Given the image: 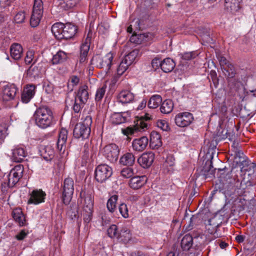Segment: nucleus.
<instances>
[{
	"label": "nucleus",
	"instance_id": "3c124183",
	"mask_svg": "<svg viewBox=\"0 0 256 256\" xmlns=\"http://www.w3.org/2000/svg\"><path fill=\"white\" fill-rule=\"evenodd\" d=\"M106 88V86L104 85L97 90L95 96V100L96 102H100L102 100L105 94Z\"/></svg>",
	"mask_w": 256,
	"mask_h": 256
},
{
	"label": "nucleus",
	"instance_id": "6e6d98bb",
	"mask_svg": "<svg viewBox=\"0 0 256 256\" xmlns=\"http://www.w3.org/2000/svg\"><path fill=\"white\" fill-rule=\"evenodd\" d=\"M84 221L85 223L88 224L92 219V210H83Z\"/></svg>",
	"mask_w": 256,
	"mask_h": 256
},
{
	"label": "nucleus",
	"instance_id": "5fc2aeb1",
	"mask_svg": "<svg viewBox=\"0 0 256 256\" xmlns=\"http://www.w3.org/2000/svg\"><path fill=\"white\" fill-rule=\"evenodd\" d=\"M130 66L127 64L123 60H122L121 62L119 64L118 68H117V72L118 74L121 76L122 75L124 72Z\"/></svg>",
	"mask_w": 256,
	"mask_h": 256
},
{
	"label": "nucleus",
	"instance_id": "5701e85b",
	"mask_svg": "<svg viewBox=\"0 0 256 256\" xmlns=\"http://www.w3.org/2000/svg\"><path fill=\"white\" fill-rule=\"evenodd\" d=\"M36 86L33 84L28 85L22 94L21 98L23 102L28 103L35 94Z\"/></svg>",
	"mask_w": 256,
	"mask_h": 256
},
{
	"label": "nucleus",
	"instance_id": "bb28decb",
	"mask_svg": "<svg viewBox=\"0 0 256 256\" xmlns=\"http://www.w3.org/2000/svg\"><path fill=\"white\" fill-rule=\"evenodd\" d=\"M146 182V178L143 176H134L130 178L128 184L133 189H138L144 186Z\"/></svg>",
	"mask_w": 256,
	"mask_h": 256
},
{
	"label": "nucleus",
	"instance_id": "e2e57ef3",
	"mask_svg": "<svg viewBox=\"0 0 256 256\" xmlns=\"http://www.w3.org/2000/svg\"><path fill=\"white\" fill-rule=\"evenodd\" d=\"M34 57V52L32 50H30L27 52L26 56L24 58V61L26 64H30Z\"/></svg>",
	"mask_w": 256,
	"mask_h": 256
},
{
	"label": "nucleus",
	"instance_id": "bf43d9fd",
	"mask_svg": "<svg viewBox=\"0 0 256 256\" xmlns=\"http://www.w3.org/2000/svg\"><path fill=\"white\" fill-rule=\"evenodd\" d=\"M180 55L181 56V58L185 60H190L192 58H194L196 56L194 52H186L184 54H182Z\"/></svg>",
	"mask_w": 256,
	"mask_h": 256
},
{
	"label": "nucleus",
	"instance_id": "37998d69",
	"mask_svg": "<svg viewBox=\"0 0 256 256\" xmlns=\"http://www.w3.org/2000/svg\"><path fill=\"white\" fill-rule=\"evenodd\" d=\"M118 200V196L116 194L111 196L108 200L106 207L110 212L112 213L114 212Z\"/></svg>",
	"mask_w": 256,
	"mask_h": 256
},
{
	"label": "nucleus",
	"instance_id": "f704fd0d",
	"mask_svg": "<svg viewBox=\"0 0 256 256\" xmlns=\"http://www.w3.org/2000/svg\"><path fill=\"white\" fill-rule=\"evenodd\" d=\"M135 162V157L132 152H126L120 160V163L124 166H132Z\"/></svg>",
	"mask_w": 256,
	"mask_h": 256
},
{
	"label": "nucleus",
	"instance_id": "473e14b6",
	"mask_svg": "<svg viewBox=\"0 0 256 256\" xmlns=\"http://www.w3.org/2000/svg\"><path fill=\"white\" fill-rule=\"evenodd\" d=\"M150 145L153 149H157L162 146L161 136L158 132H152L150 134Z\"/></svg>",
	"mask_w": 256,
	"mask_h": 256
},
{
	"label": "nucleus",
	"instance_id": "c85d7f7f",
	"mask_svg": "<svg viewBox=\"0 0 256 256\" xmlns=\"http://www.w3.org/2000/svg\"><path fill=\"white\" fill-rule=\"evenodd\" d=\"M118 101L122 104H128L134 100V94L128 90L121 91L118 96Z\"/></svg>",
	"mask_w": 256,
	"mask_h": 256
},
{
	"label": "nucleus",
	"instance_id": "c9c22d12",
	"mask_svg": "<svg viewBox=\"0 0 256 256\" xmlns=\"http://www.w3.org/2000/svg\"><path fill=\"white\" fill-rule=\"evenodd\" d=\"M176 64L170 58L164 59L161 64V70L164 72H170L174 68Z\"/></svg>",
	"mask_w": 256,
	"mask_h": 256
},
{
	"label": "nucleus",
	"instance_id": "39448f33",
	"mask_svg": "<svg viewBox=\"0 0 256 256\" xmlns=\"http://www.w3.org/2000/svg\"><path fill=\"white\" fill-rule=\"evenodd\" d=\"M226 80L228 94L231 96L237 95L242 101H244L246 96V89L241 81L238 78H236V77Z\"/></svg>",
	"mask_w": 256,
	"mask_h": 256
},
{
	"label": "nucleus",
	"instance_id": "aec40b11",
	"mask_svg": "<svg viewBox=\"0 0 256 256\" xmlns=\"http://www.w3.org/2000/svg\"><path fill=\"white\" fill-rule=\"evenodd\" d=\"M148 142V139L145 136L135 138L132 141V148L134 151L138 152H142L146 148Z\"/></svg>",
	"mask_w": 256,
	"mask_h": 256
},
{
	"label": "nucleus",
	"instance_id": "0e129e2a",
	"mask_svg": "<svg viewBox=\"0 0 256 256\" xmlns=\"http://www.w3.org/2000/svg\"><path fill=\"white\" fill-rule=\"evenodd\" d=\"M162 60H160L158 58H154L151 62L152 66L154 70H156L157 69L159 68H161V64H162Z\"/></svg>",
	"mask_w": 256,
	"mask_h": 256
},
{
	"label": "nucleus",
	"instance_id": "09e8293b",
	"mask_svg": "<svg viewBox=\"0 0 256 256\" xmlns=\"http://www.w3.org/2000/svg\"><path fill=\"white\" fill-rule=\"evenodd\" d=\"M200 219L198 214L192 215L190 218L189 224L188 225H185V230L187 231H189L192 229L194 225L196 224L198 222Z\"/></svg>",
	"mask_w": 256,
	"mask_h": 256
},
{
	"label": "nucleus",
	"instance_id": "f03ea898",
	"mask_svg": "<svg viewBox=\"0 0 256 256\" xmlns=\"http://www.w3.org/2000/svg\"><path fill=\"white\" fill-rule=\"evenodd\" d=\"M77 30L76 27L71 24L56 22L52 26V32L60 40H68L74 38Z\"/></svg>",
	"mask_w": 256,
	"mask_h": 256
},
{
	"label": "nucleus",
	"instance_id": "f3484780",
	"mask_svg": "<svg viewBox=\"0 0 256 256\" xmlns=\"http://www.w3.org/2000/svg\"><path fill=\"white\" fill-rule=\"evenodd\" d=\"M250 161L246 157V159L239 163L240 168L238 166L232 167L230 171L232 176L238 178L239 176L242 175V171L245 172V169L249 167L250 164H252Z\"/></svg>",
	"mask_w": 256,
	"mask_h": 256
},
{
	"label": "nucleus",
	"instance_id": "4468645a",
	"mask_svg": "<svg viewBox=\"0 0 256 256\" xmlns=\"http://www.w3.org/2000/svg\"><path fill=\"white\" fill-rule=\"evenodd\" d=\"M46 194L42 190H34L30 194L28 204H38L44 202Z\"/></svg>",
	"mask_w": 256,
	"mask_h": 256
},
{
	"label": "nucleus",
	"instance_id": "7c9ffc66",
	"mask_svg": "<svg viewBox=\"0 0 256 256\" xmlns=\"http://www.w3.org/2000/svg\"><path fill=\"white\" fill-rule=\"evenodd\" d=\"M132 238L130 230L126 226L122 227L118 235L117 239L124 244L128 243Z\"/></svg>",
	"mask_w": 256,
	"mask_h": 256
},
{
	"label": "nucleus",
	"instance_id": "cd10ccee",
	"mask_svg": "<svg viewBox=\"0 0 256 256\" xmlns=\"http://www.w3.org/2000/svg\"><path fill=\"white\" fill-rule=\"evenodd\" d=\"M242 2V0H225V8L228 12L234 13L240 9Z\"/></svg>",
	"mask_w": 256,
	"mask_h": 256
},
{
	"label": "nucleus",
	"instance_id": "c03bdc74",
	"mask_svg": "<svg viewBox=\"0 0 256 256\" xmlns=\"http://www.w3.org/2000/svg\"><path fill=\"white\" fill-rule=\"evenodd\" d=\"M79 0H62L61 7L65 10H68L74 8L78 3Z\"/></svg>",
	"mask_w": 256,
	"mask_h": 256
},
{
	"label": "nucleus",
	"instance_id": "a18cd8bd",
	"mask_svg": "<svg viewBox=\"0 0 256 256\" xmlns=\"http://www.w3.org/2000/svg\"><path fill=\"white\" fill-rule=\"evenodd\" d=\"M93 210V200L91 195L86 194L84 196L83 210Z\"/></svg>",
	"mask_w": 256,
	"mask_h": 256
},
{
	"label": "nucleus",
	"instance_id": "a878e982",
	"mask_svg": "<svg viewBox=\"0 0 256 256\" xmlns=\"http://www.w3.org/2000/svg\"><path fill=\"white\" fill-rule=\"evenodd\" d=\"M88 86L84 84L80 86L75 96V97L77 98V100H79V102H82V103H86L89 98V93L88 92Z\"/></svg>",
	"mask_w": 256,
	"mask_h": 256
},
{
	"label": "nucleus",
	"instance_id": "9d476101",
	"mask_svg": "<svg viewBox=\"0 0 256 256\" xmlns=\"http://www.w3.org/2000/svg\"><path fill=\"white\" fill-rule=\"evenodd\" d=\"M74 182L72 178H66L64 182L62 199L65 204H68L72 200L74 192Z\"/></svg>",
	"mask_w": 256,
	"mask_h": 256
},
{
	"label": "nucleus",
	"instance_id": "4d7b16f0",
	"mask_svg": "<svg viewBox=\"0 0 256 256\" xmlns=\"http://www.w3.org/2000/svg\"><path fill=\"white\" fill-rule=\"evenodd\" d=\"M118 209L124 218H128V208L125 204H121L119 206Z\"/></svg>",
	"mask_w": 256,
	"mask_h": 256
},
{
	"label": "nucleus",
	"instance_id": "ea45409f",
	"mask_svg": "<svg viewBox=\"0 0 256 256\" xmlns=\"http://www.w3.org/2000/svg\"><path fill=\"white\" fill-rule=\"evenodd\" d=\"M174 104L170 100H164L160 106V112L164 114L170 113L173 110Z\"/></svg>",
	"mask_w": 256,
	"mask_h": 256
},
{
	"label": "nucleus",
	"instance_id": "13d9d810",
	"mask_svg": "<svg viewBox=\"0 0 256 256\" xmlns=\"http://www.w3.org/2000/svg\"><path fill=\"white\" fill-rule=\"evenodd\" d=\"M212 220H209L208 224L206 225V229L208 233L212 234L215 232L216 230V228L219 226L218 224L214 225L212 224Z\"/></svg>",
	"mask_w": 256,
	"mask_h": 256
},
{
	"label": "nucleus",
	"instance_id": "774afa93",
	"mask_svg": "<svg viewBox=\"0 0 256 256\" xmlns=\"http://www.w3.org/2000/svg\"><path fill=\"white\" fill-rule=\"evenodd\" d=\"M245 172H248V175L250 176L256 172V164L252 163L248 168L245 169Z\"/></svg>",
	"mask_w": 256,
	"mask_h": 256
},
{
	"label": "nucleus",
	"instance_id": "a211bd4d",
	"mask_svg": "<svg viewBox=\"0 0 256 256\" xmlns=\"http://www.w3.org/2000/svg\"><path fill=\"white\" fill-rule=\"evenodd\" d=\"M43 67L42 64H32L27 71V74L30 78L36 79L42 76Z\"/></svg>",
	"mask_w": 256,
	"mask_h": 256
},
{
	"label": "nucleus",
	"instance_id": "4be33fe9",
	"mask_svg": "<svg viewBox=\"0 0 256 256\" xmlns=\"http://www.w3.org/2000/svg\"><path fill=\"white\" fill-rule=\"evenodd\" d=\"M12 215L15 222L17 223L19 226H22L26 225V218L22 208H18L14 209Z\"/></svg>",
	"mask_w": 256,
	"mask_h": 256
},
{
	"label": "nucleus",
	"instance_id": "412c9836",
	"mask_svg": "<svg viewBox=\"0 0 256 256\" xmlns=\"http://www.w3.org/2000/svg\"><path fill=\"white\" fill-rule=\"evenodd\" d=\"M26 155L27 153L24 148L17 146L12 150L11 159L14 162H20Z\"/></svg>",
	"mask_w": 256,
	"mask_h": 256
},
{
	"label": "nucleus",
	"instance_id": "f257e3e1",
	"mask_svg": "<svg viewBox=\"0 0 256 256\" xmlns=\"http://www.w3.org/2000/svg\"><path fill=\"white\" fill-rule=\"evenodd\" d=\"M36 124L42 128H46L54 124V116L51 109L46 106L38 108L34 114Z\"/></svg>",
	"mask_w": 256,
	"mask_h": 256
},
{
	"label": "nucleus",
	"instance_id": "423d86ee",
	"mask_svg": "<svg viewBox=\"0 0 256 256\" xmlns=\"http://www.w3.org/2000/svg\"><path fill=\"white\" fill-rule=\"evenodd\" d=\"M113 56L110 52L107 54L104 57L96 54L91 59L90 64L98 68H104L107 72L110 68Z\"/></svg>",
	"mask_w": 256,
	"mask_h": 256
},
{
	"label": "nucleus",
	"instance_id": "69168bd1",
	"mask_svg": "<svg viewBox=\"0 0 256 256\" xmlns=\"http://www.w3.org/2000/svg\"><path fill=\"white\" fill-rule=\"evenodd\" d=\"M157 126L162 130L166 131L168 130L169 126L167 122L164 120H160L157 122Z\"/></svg>",
	"mask_w": 256,
	"mask_h": 256
},
{
	"label": "nucleus",
	"instance_id": "a19ab883",
	"mask_svg": "<svg viewBox=\"0 0 256 256\" xmlns=\"http://www.w3.org/2000/svg\"><path fill=\"white\" fill-rule=\"evenodd\" d=\"M162 102V98L160 95L155 94L151 96L148 102V106L150 108H158Z\"/></svg>",
	"mask_w": 256,
	"mask_h": 256
},
{
	"label": "nucleus",
	"instance_id": "6e6552de",
	"mask_svg": "<svg viewBox=\"0 0 256 256\" xmlns=\"http://www.w3.org/2000/svg\"><path fill=\"white\" fill-rule=\"evenodd\" d=\"M218 60L221 70L224 75L226 80L235 78L236 71L234 65L224 56H218Z\"/></svg>",
	"mask_w": 256,
	"mask_h": 256
},
{
	"label": "nucleus",
	"instance_id": "c756f323",
	"mask_svg": "<svg viewBox=\"0 0 256 256\" xmlns=\"http://www.w3.org/2000/svg\"><path fill=\"white\" fill-rule=\"evenodd\" d=\"M68 131L64 128L61 129L59 132L57 142V148L60 151L64 152L66 148V143L67 140Z\"/></svg>",
	"mask_w": 256,
	"mask_h": 256
},
{
	"label": "nucleus",
	"instance_id": "b1692460",
	"mask_svg": "<svg viewBox=\"0 0 256 256\" xmlns=\"http://www.w3.org/2000/svg\"><path fill=\"white\" fill-rule=\"evenodd\" d=\"M39 152L42 157L46 161H50L54 157V150L51 146H42L40 147Z\"/></svg>",
	"mask_w": 256,
	"mask_h": 256
},
{
	"label": "nucleus",
	"instance_id": "680f3d73",
	"mask_svg": "<svg viewBox=\"0 0 256 256\" xmlns=\"http://www.w3.org/2000/svg\"><path fill=\"white\" fill-rule=\"evenodd\" d=\"M25 14L24 12H19L14 16V21L16 23L20 24L24 22Z\"/></svg>",
	"mask_w": 256,
	"mask_h": 256
},
{
	"label": "nucleus",
	"instance_id": "4c0bfd02",
	"mask_svg": "<svg viewBox=\"0 0 256 256\" xmlns=\"http://www.w3.org/2000/svg\"><path fill=\"white\" fill-rule=\"evenodd\" d=\"M68 58L66 54L62 50H60L56 54L54 55L52 60V62L53 64H61L65 62Z\"/></svg>",
	"mask_w": 256,
	"mask_h": 256
},
{
	"label": "nucleus",
	"instance_id": "9b49d317",
	"mask_svg": "<svg viewBox=\"0 0 256 256\" xmlns=\"http://www.w3.org/2000/svg\"><path fill=\"white\" fill-rule=\"evenodd\" d=\"M24 166L18 164L11 170L8 175L7 185L9 188H12L17 184L22 178L24 172Z\"/></svg>",
	"mask_w": 256,
	"mask_h": 256
},
{
	"label": "nucleus",
	"instance_id": "603ef678",
	"mask_svg": "<svg viewBox=\"0 0 256 256\" xmlns=\"http://www.w3.org/2000/svg\"><path fill=\"white\" fill-rule=\"evenodd\" d=\"M107 233L111 238H116L118 234V227L115 224L111 225L107 230Z\"/></svg>",
	"mask_w": 256,
	"mask_h": 256
},
{
	"label": "nucleus",
	"instance_id": "49530a36",
	"mask_svg": "<svg viewBox=\"0 0 256 256\" xmlns=\"http://www.w3.org/2000/svg\"><path fill=\"white\" fill-rule=\"evenodd\" d=\"M72 102L73 104L72 109L75 113L80 112L86 104V103L84 102L82 103V102H79V100H77V98L75 96L74 100H72Z\"/></svg>",
	"mask_w": 256,
	"mask_h": 256
},
{
	"label": "nucleus",
	"instance_id": "58836bf2",
	"mask_svg": "<svg viewBox=\"0 0 256 256\" xmlns=\"http://www.w3.org/2000/svg\"><path fill=\"white\" fill-rule=\"evenodd\" d=\"M110 120L112 124H120L125 122L126 118L123 116L122 113L115 112L112 114Z\"/></svg>",
	"mask_w": 256,
	"mask_h": 256
},
{
	"label": "nucleus",
	"instance_id": "f8f14e48",
	"mask_svg": "<svg viewBox=\"0 0 256 256\" xmlns=\"http://www.w3.org/2000/svg\"><path fill=\"white\" fill-rule=\"evenodd\" d=\"M102 152L104 156L108 160L111 162H114L118 159L120 149L116 144H110L104 148Z\"/></svg>",
	"mask_w": 256,
	"mask_h": 256
},
{
	"label": "nucleus",
	"instance_id": "20e7f679",
	"mask_svg": "<svg viewBox=\"0 0 256 256\" xmlns=\"http://www.w3.org/2000/svg\"><path fill=\"white\" fill-rule=\"evenodd\" d=\"M92 118L90 116H86L84 120L76 124L73 130V135L76 138H88L90 133Z\"/></svg>",
	"mask_w": 256,
	"mask_h": 256
},
{
	"label": "nucleus",
	"instance_id": "7ed1b4c3",
	"mask_svg": "<svg viewBox=\"0 0 256 256\" xmlns=\"http://www.w3.org/2000/svg\"><path fill=\"white\" fill-rule=\"evenodd\" d=\"M232 178L224 184V192L228 196L234 194L236 196H242L245 192L246 184L240 181L238 178Z\"/></svg>",
	"mask_w": 256,
	"mask_h": 256
},
{
	"label": "nucleus",
	"instance_id": "ddd939ff",
	"mask_svg": "<svg viewBox=\"0 0 256 256\" xmlns=\"http://www.w3.org/2000/svg\"><path fill=\"white\" fill-rule=\"evenodd\" d=\"M192 114L189 112H182L178 114L174 118L176 125L180 128L190 126L194 120Z\"/></svg>",
	"mask_w": 256,
	"mask_h": 256
},
{
	"label": "nucleus",
	"instance_id": "864d4df0",
	"mask_svg": "<svg viewBox=\"0 0 256 256\" xmlns=\"http://www.w3.org/2000/svg\"><path fill=\"white\" fill-rule=\"evenodd\" d=\"M120 174L124 178H128L134 175V170L130 168H126L121 170Z\"/></svg>",
	"mask_w": 256,
	"mask_h": 256
},
{
	"label": "nucleus",
	"instance_id": "de8ad7c7",
	"mask_svg": "<svg viewBox=\"0 0 256 256\" xmlns=\"http://www.w3.org/2000/svg\"><path fill=\"white\" fill-rule=\"evenodd\" d=\"M78 208L76 206H70V208L67 212V215L72 220L78 219Z\"/></svg>",
	"mask_w": 256,
	"mask_h": 256
},
{
	"label": "nucleus",
	"instance_id": "dca6fc26",
	"mask_svg": "<svg viewBox=\"0 0 256 256\" xmlns=\"http://www.w3.org/2000/svg\"><path fill=\"white\" fill-rule=\"evenodd\" d=\"M154 154L152 152L144 153L138 159V164L144 168L150 167L154 162Z\"/></svg>",
	"mask_w": 256,
	"mask_h": 256
},
{
	"label": "nucleus",
	"instance_id": "e433bc0d",
	"mask_svg": "<svg viewBox=\"0 0 256 256\" xmlns=\"http://www.w3.org/2000/svg\"><path fill=\"white\" fill-rule=\"evenodd\" d=\"M193 244V237L189 234H186L181 240L180 246L184 250H188Z\"/></svg>",
	"mask_w": 256,
	"mask_h": 256
},
{
	"label": "nucleus",
	"instance_id": "72a5a7b5",
	"mask_svg": "<svg viewBox=\"0 0 256 256\" xmlns=\"http://www.w3.org/2000/svg\"><path fill=\"white\" fill-rule=\"evenodd\" d=\"M148 125L144 122L140 120L139 124H137L136 128H133L131 127H128L126 129H122V133L126 136L132 135L134 133L136 130L141 131L144 130L146 128Z\"/></svg>",
	"mask_w": 256,
	"mask_h": 256
},
{
	"label": "nucleus",
	"instance_id": "79ce46f5",
	"mask_svg": "<svg viewBox=\"0 0 256 256\" xmlns=\"http://www.w3.org/2000/svg\"><path fill=\"white\" fill-rule=\"evenodd\" d=\"M139 50L135 49L130 52L127 55H126L122 60L128 64L131 65L136 60V58L138 54Z\"/></svg>",
	"mask_w": 256,
	"mask_h": 256
},
{
	"label": "nucleus",
	"instance_id": "1a4fd4ad",
	"mask_svg": "<svg viewBox=\"0 0 256 256\" xmlns=\"http://www.w3.org/2000/svg\"><path fill=\"white\" fill-rule=\"evenodd\" d=\"M43 3L42 0H34L32 12L30 20V24L32 27L38 26L43 14Z\"/></svg>",
	"mask_w": 256,
	"mask_h": 256
},
{
	"label": "nucleus",
	"instance_id": "0eeeda50",
	"mask_svg": "<svg viewBox=\"0 0 256 256\" xmlns=\"http://www.w3.org/2000/svg\"><path fill=\"white\" fill-rule=\"evenodd\" d=\"M112 174V168L106 164L98 166L94 170L95 179L100 183L106 182L111 177Z\"/></svg>",
	"mask_w": 256,
	"mask_h": 256
},
{
	"label": "nucleus",
	"instance_id": "2eb2a0df",
	"mask_svg": "<svg viewBox=\"0 0 256 256\" xmlns=\"http://www.w3.org/2000/svg\"><path fill=\"white\" fill-rule=\"evenodd\" d=\"M92 33L89 32L88 36L84 42L82 43L80 48V62H84L87 58L88 54L90 50V36Z\"/></svg>",
	"mask_w": 256,
	"mask_h": 256
},
{
	"label": "nucleus",
	"instance_id": "393cba45",
	"mask_svg": "<svg viewBox=\"0 0 256 256\" xmlns=\"http://www.w3.org/2000/svg\"><path fill=\"white\" fill-rule=\"evenodd\" d=\"M232 150L234 152L232 156H234V162L236 163V164H238L246 158L243 152L240 150L238 143L233 142L232 146Z\"/></svg>",
	"mask_w": 256,
	"mask_h": 256
},
{
	"label": "nucleus",
	"instance_id": "6ab92c4d",
	"mask_svg": "<svg viewBox=\"0 0 256 256\" xmlns=\"http://www.w3.org/2000/svg\"><path fill=\"white\" fill-rule=\"evenodd\" d=\"M16 93V88L14 84H6L2 88V99L6 101L12 100L14 98Z\"/></svg>",
	"mask_w": 256,
	"mask_h": 256
},
{
	"label": "nucleus",
	"instance_id": "8fccbe9b",
	"mask_svg": "<svg viewBox=\"0 0 256 256\" xmlns=\"http://www.w3.org/2000/svg\"><path fill=\"white\" fill-rule=\"evenodd\" d=\"M145 38L144 34H134L130 36V41L132 43L140 44L142 42Z\"/></svg>",
	"mask_w": 256,
	"mask_h": 256
},
{
	"label": "nucleus",
	"instance_id": "338daca9",
	"mask_svg": "<svg viewBox=\"0 0 256 256\" xmlns=\"http://www.w3.org/2000/svg\"><path fill=\"white\" fill-rule=\"evenodd\" d=\"M226 136V138H228V140L230 141H234V142H235V138H236V135L235 133L234 132H228V130H226L224 134H223V136Z\"/></svg>",
	"mask_w": 256,
	"mask_h": 256
},
{
	"label": "nucleus",
	"instance_id": "2f4dec72",
	"mask_svg": "<svg viewBox=\"0 0 256 256\" xmlns=\"http://www.w3.org/2000/svg\"><path fill=\"white\" fill-rule=\"evenodd\" d=\"M10 52L12 58L15 60H18L22 55L23 48L20 44L14 43L10 46Z\"/></svg>",
	"mask_w": 256,
	"mask_h": 256
},
{
	"label": "nucleus",
	"instance_id": "052dcab7",
	"mask_svg": "<svg viewBox=\"0 0 256 256\" xmlns=\"http://www.w3.org/2000/svg\"><path fill=\"white\" fill-rule=\"evenodd\" d=\"M175 164V158L172 155H168L167 156L165 162L164 163V166L166 167L172 166Z\"/></svg>",
	"mask_w": 256,
	"mask_h": 256
}]
</instances>
